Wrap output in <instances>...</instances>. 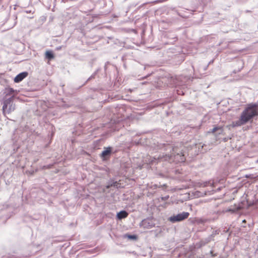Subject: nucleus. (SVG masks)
<instances>
[{
	"instance_id": "obj_1",
	"label": "nucleus",
	"mask_w": 258,
	"mask_h": 258,
	"mask_svg": "<svg viewBox=\"0 0 258 258\" xmlns=\"http://www.w3.org/2000/svg\"><path fill=\"white\" fill-rule=\"evenodd\" d=\"M256 116H258V102L248 104L241 113L239 120L233 122L232 126L235 127L244 125L251 121Z\"/></svg>"
},
{
	"instance_id": "obj_2",
	"label": "nucleus",
	"mask_w": 258,
	"mask_h": 258,
	"mask_svg": "<svg viewBox=\"0 0 258 258\" xmlns=\"http://www.w3.org/2000/svg\"><path fill=\"white\" fill-rule=\"evenodd\" d=\"M189 215V214L188 212H183L175 216L170 217L169 218V221L172 223L181 221L187 219Z\"/></svg>"
},
{
	"instance_id": "obj_3",
	"label": "nucleus",
	"mask_w": 258,
	"mask_h": 258,
	"mask_svg": "<svg viewBox=\"0 0 258 258\" xmlns=\"http://www.w3.org/2000/svg\"><path fill=\"white\" fill-rule=\"evenodd\" d=\"M27 76H28L27 72L21 73L16 76V77L14 79V82L15 83H19V82L22 81Z\"/></svg>"
},
{
	"instance_id": "obj_4",
	"label": "nucleus",
	"mask_w": 258,
	"mask_h": 258,
	"mask_svg": "<svg viewBox=\"0 0 258 258\" xmlns=\"http://www.w3.org/2000/svg\"><path fill=\"white\" fill-rule=\"evenodd\" d=\"M174 160L176 162H182L185 161V158L183 153L177 154L174 156Z\"/></svg>"
},
{
	"instance_id": "obj_5",
	"label": "nucleus",
	"mask_w": 258,
	"mask_h": 258,
	"mask_svg": "<svg viewBox=\"0 0 258 258\" xmlns=\"http://www.w3.org/2000/svg\"><path fill=\"white\" fill-rule=\"evenodd\" d=\"M128 214L125 211H121L117 213V217L118 219H122L127 217Z\"/></svg>"
},
{
	"instance_id": "obj_6",
	"label": "nucleus",
	"mask_w": 258,
	"mask_h": 258,
	"mask_svg": "<svg viewBox=\"0 0 258 258\" xmlns=\"http://www.w3.org/2000/svg\"><path fill=\"white\" fill-rule=\"evenodd\" d=\"M111 148L108 147L106 148L104 151H103L101 154V157L103 158H105L107 155H109L111 153Z\"/></svg>"
},
{
	"instance_id": "obj_7",
	"label": "nucleus",
	"mask_w": 258,
	"mask_h": 258,
	"mask_svg": "<svg viewBox=\"0 0 258 258\" xmlns=\"http://www.w3.org/2000/svg\"><path fill=\"white\" fill-rule=\"evenodd\" d=\"M45 56L49 59H51L54 58V55L51 51H47L45 52Z\"/></svg>"
},
{
	"instance_id": "obj_8",
	"label": "nucleus",
	"mask_w": 258,
	"mask_h": 258,
	"mask_svg": "<svg viewBox=\"0 0 258 258\" xmlns=\"http://www.w3.org/2000/svg\"><path fill=\"white\" fill-rule=\"evenodd\" d=\"M218 130H221V131H223V126H215L212 130L211 131H209V133H215L216 132H217Z\"/></svg>"
},
{
	"instance_id": "obj_9",
	"label": "nucleus",
	"mask_w": 258,
	"mask_h": 258,
	"mask_svg": "<svg viewBox=\"0 0 258 258\" xmlns=\"http://www.w3.org/2000/svg\"><path fill=\"white\" fill-rule=\"evenodd\" d=\"M128 237L131 239H136L137 237L136 235H128Z\"/></svg>"
},
{
	"instance_id": "obj_10",
	"label": "nucleus",
	"mask_w": 258,
	"mask_h": 258,
	"mask_svg": "<svg viewBox=\"0 0 258 258\" xmlns=\"http://www.w3.org/2000/svg\"><path fill=\"white\" fill-rule=\"evenodd\" d=\"M197 221L198 222V223H203V222H204V220H202V219H199L197 220Z\"/></svg>"
},
{
	"instance_id": "obj_11",
	"label": "nucleus",
	"mask_w": 258,
	"mask_h": 258,
	"mask_svg": "<svg viewBox=\"0 0 258 258\" xmlns=\"http://www.w3.org/2000/svg\"><path fill=\"white\" fill-rule=\"evenodd\" d=\"M7 108V104L6 103H5L3 105V109L4 110V109H6Z\"/></svg>"
},
{
	"instance_id": "obj_12",
	"label": "nucleus",
	"mask_w": 258,
	"mask_h": 258,
	"mask_svg": "<svg viewBox=\"0 0 258 258\" xmlns=\"http://www.w3.org/2000/svg\"><path fill=\"white\" fill-rule=\"evenodd\" d=\"M113 186H117V182H114V183H113Z\"/></svg>"
},
{
	"instance_id": "obj_13",
	"label": "nucleus",
	"mask_w": 258,
	"mask_h": 258,
	"mask_svg": "<svg viewBox=\"0 0 258 258\" xmlns=\"http://www.w3.org/2000/svg\"><path fill=\"white\" fill-rule=\"evenodd\" d=\"M164 1H162H162H159V2H164Z\"/></svg>"
}]
</instances>
